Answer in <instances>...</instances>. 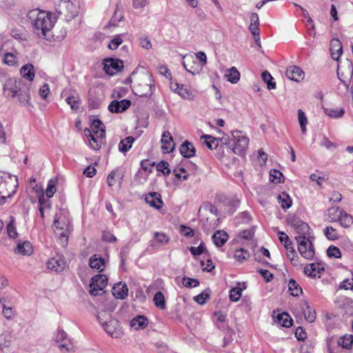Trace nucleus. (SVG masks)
<instances>
[{"mask_svg": "<svg viewBox=\"0 0 353 353\" xmlns=\"http://www.w3.org/2000/svg\"><path fill=\"white\" fill-rule=\"evenodd\" d=\"M28 18L34 32L41 38L47 39L48 33L52 30L56 19L52 14L39 9H33L28 12Z\"/></svg>", "mask_w": 353, "mask_h": 353, "instance_id": "f257e3e1", "label": "nucleus"}, {"mask_svg": "<svg viewBox=\"0 0 353 353\" xmlns=\"http://www.w3.org/2000/svg\"><path fill=\"white\" fill-rule=\"evenodd\" d=\"M18 179L9 173L0 172V205L4 204L7 199L11 198L17 192Z\"/></svg>", "mask_w": 353, "mask_h": 353, "instance_id": "f03ea898", "label": "nucleus"}, {"mask_svg": "<svg viewBox=\"0 0 353 353\" xmlns=\"http://www.w3.org/2000/svg\"><path fill=\"white\" fill-rule=\"evenodd\" d=\"M97 319L104 330L112 337L118 338L120 336L119 322L112 319L110 313L105 311L100 312L97 314Z\"/></svg>", "mask_w": 353, "mask_h": 353, "instance_id": "7ed1b4c3", "label": "nucleus"}, {"mask_svg": "<svg viewBox=\"0 0 353 353\" xmlns=\"http://www.w3.org/2000/svg\"><path fill=\"white\" fill-rule=\"evenodd\" d=\"M225 140V143L228 144L234 153L236 154H241L248 148L249 143V139L245 135L242 134L241 131L234 130L232 132V139L227 141Z\"/></svg>", "mask_w": 353, "mask_h": 353, "instance_id": "20e7f679", "label": "nucleus"}, {"mask_svg": "<svg viewBox=\"0 0 353 353\" xmlns=\"http://www.w3.org/2000/svg\"><path fill=\"white\" fill-rule=\"evenodd\" d=\"M59 12L67 21H70L79 15L80 4L77 0H61Z\"/></svg>", "mask_w": 353, "mask_h": 353, "instance_id": "39448f33", "label": "nucleus"}, {"mask_svg": "<svg viewBox=\"0 0 353 353\" xmlns=\"http://www.w3.org/2000/svg\"><path fill=\"white\" fill-rule=\"evenodd\" d=\"M139 83H137L134 85L135 94L139 97H146L151 95L152 93L153 80L149 74H145L140 78Z\"/></svg>", "mask_w": 353, "mask_h": 353, "instance_id": "423d86ee", "label": "nucleus"}, {"mask_svg": "<svg viewBox=\"0 0 353 353\" xmlns=\"http://www.w3.org/2000/svg\"><path fill=\"white\" fill-rule=\"evenodd\" d=\"M295 239L300 254L307 260L312 259L314 256V248L310 239L307 236H296Z\"/></svg>", "mask_w": 353, "mask_h": 353, "instance_id": "0eeeda50", "label": "nucleus"}, {"mask_svg": "<svg viewBox=\"0 0 353 353\" xmlns=\"http://www.w3.org/2000/svg\"><path fill=\"white\" fill-rule=\"evenodd\" d=\"M90 147L95 150L101 148L105 140V130H85Z\"/></svg>", "mask_w": 353, "mask_h": 353, "instance_id": "6e6552de", "label": "nucleus"}, {"mask_svg": "<svg viewBox=\"0 0 353 353\" xmlns=\"http://www.w3.org/2000/svg\"><path fill=\"white\" fill-rule=\"evenodd\" d=\"M23 85L24 83L22 80L10 78L4 83L3 93L7 97L14 98L17 95Z\"/></svg>", "mask_w": 353, "mask_h": 353, "instance_id": "1a4fd4ad", "label": "nucleus"}, {"mask_svg": "<svg viewBox=\"0 0 353 353\" xmlns=\"http://www.w3.org/2000/svg\"><path fill=\"white\" fill-rule=\"evenodd\" d=\"M108 284V278L105 274H97L91 279L90 284V293L92 296H97L102 291Z\"/></svg>", "mask_w": 353, "mask_h": 353, "instance_id": "9d476101", "label": "nucleus"}, {"mask_svg": "<svg viewBox=\"0 0 353 353\" xmlns=\"http://www.w3.org/2000/svg\"><path fill=\"white\" fill-rule=\"evenodd\" d=\"M170 86L173 92L177 93L184 99L193 100L195 98L196 95L194 91L185 85L171 81Z\"/></svg>", "mask_w": 353, "mask_h": 353, "instance_id": "9b49d317", "label": "nucleus"}, {"mask_svg": "<svg viewBox=\"0 0 353 353\" xmlns=\"http://www.w3.org/2000/svg\"><path fill=\"white\" fill-rule=\"evenodd\" d=\"M123 68V63L121 60L108 59L104 61L103 69L109 75H114L120 72Z\"/></svg>", "mask_w": 353, "mask_h": 353, "instance_id": "f8f14e48", "label": "nucleus"}, {"mask_svg": "<svg viewBox=\"0 0 353 353\" xmlns=\"http://www.w3.org/2000/svg\"><path fill=\"white\" fill-rule=\"evenodd\" d=\"M53 226L55 228V232L57 235H60L61 238H65V241H67L68 232L70 226V221L67 220L66 222H61V217L57 214L55 216Z\"/></svg>", "mask_w": 353, "mask_h": 353, "instance_id": "ddd939ff", "label": "nucleus"}, {"mask_svg": "<svg viewBox=\"0 0 353 353\" xmlns=\"http://www.w3.org/2000/svg\"><path fill=\"white\" fill-rule=\"evenodd\" d=\"M57 346L60 350L65 349L67 352L73 350L72 343L67 339V334L63 330H58L56 336Z\"/></svg>", "mask_w": 353, "mask_h": 353, "instance_id": "4468645a", "label": "nucleus"}, {"mask_svg": "<svg viewBox=\"0 0 353 353\" xmlns=\"http://www.w3.org/2000/svg\"><path fill=\"white\" fill-rule=\"evenodd\" d=\"M292 225L299 234L296 236H307L310 239L312 231L307 223L301 220H296L292 223Z\"/></svg>", "mask_w": 353, "mask_h": 353, "instance_id": "2eb2a0df", "label": "nucleus"}, {"mask_svg": "<svg viewBox=\"0 0 353 353\" xmlns=\"http://www.w3.org/2000/svg\"><path fill=\"white\" fill-rule=\"evenodd\" d=\"M130 101L128 99L114 100L108 105V110L111 112L120 113L126 110L130 106Z\"/></svg>", "mask_w": 353, "mask_h": 353, "instance_id": "dca6fc26", "label": "nucleus"}, {"mask_svg": "<svg viewBox=\"0 0 353 353\" xmlns=\"http://www.w3.org/2000/svg\"><path fill=\"white\" fill-rule=\"evenodd\" d=\"M46 265L49 270L56 272H60L65 268V263L61 256H57L49 259Z\"/></svg>", "mask_w": 353, "mask_h": 353, "instance_id": "f3484780", "label": "nucleus"}, {"mask_svg": "<svg viewBox=\"0 0 353 353\" xmlns=\"http://www.w3.org/2000/svg\"><path fill=\"white\" fill-rule=\"evenodd\" d=\"M145 201L151 207L157 210L161 209L163 203L161 194L155 192L148 193L145 196Z\"/></svg>", "mask_w": 353, "mask_h": 353, "instance_id": "a211bd4d", "label": "nucleus"}, {"mask_svg": "<svg viewBox=\"0 0 353 353\" xmlns=\"http://www.w3.org/2000/svg\"><path fill=\"white\" fill-rule=\"evenodd\" d=\"M161 148L164 153H170L174 148V143L169 132H164L161 137Z\"/></svg>", "mask_w": 353, "mask_h": 353, "instance_id": "6ab92c4d", "label": "nucleus"}, {"mask_svg": "<svg viewBox=\"0 0 353 353\" xmlns=\"http://www.w3.org/2000/svg\"><path fill=\"white\" fill-rule=\"evenodd\" d=\"M331 57L335 61H339L343 54V46L338 39H332L330 41Z\"/></svg>", "mask_w": 353, "mask_h": 353, "instance_id": "aec40b11", "label": "nucleus"}, {"mask_svg": "<svg viewBox=\"0 0 353 353\" xmlns=\"http://www.w3.org/2000/svg\"><path fill=\"white\" fill-rule=\"evenodd\" d=\"M286 77L292 81H299L304 77L303 70L297 66L292 65L287 68L285 72Z\"/></svg>", "mask_w": 353, "mask_h": 353, "instance_id": "412c9836", "label": "nucleus"}, {"mask_svg": "<svg viewBox=\"0 0 353 353\" xmlns=\"http://www.w3.org/2000/svg\"><path fill=\"white\" fill-rule=\"evenodd\" d=\"M128 294V288L125 283H118L112 288V294L118 299H124Z\"/></svg>", "mask_w": 353, "mask_h": 353, "instance_id": "4be33fe9", "label": "nucleus"}, {"mask_svg": "<svg viewBox=\"0 0 353 353\" xmlns=\"http://www.w3.org/2000/svg\"><path fill=\"white\" fill-rule=\"evenodd\" d=\"M180 153L185 158H190L195 155L196 149L193 144L188 141H184L180 146Z\"/></svg>", "mask_w": 353, "mask_h": 353, "instance_id": "5701e85b", "label": "nucleus"}, {"mask_svg": "<svg viewBox=\"0 0 353 353\" xmlns=\"http://www.w3.org/2000/svg\"><path fill=\"white\" fill-rule=\"evenodd\" d=\"M301 310L307 321L313 323L316 320V312L309 305L307 302L305 301L302 303Z\"/></svg>", "mask_w": 353, "mask_h": 353, "instance_id": "b1692460", "label": "nucleus"}, {"mask_svg": "<svg viewBox=\"0 0 353 353\" xmlns=\"http://www.w3.org/2000/svg\"><path fill=\"white\" fill-rule=\"evenodd\" d=\"M246 288L245 283H237L236 285L230 291V299L232 301H238L242 296L243 290Z\"/></svg>", "mask_w": 353, "mask_h": 353, "instance_id": "393cba45", "label": "nucleus"}, {"mask_svg": "<svg viewBox=\"0 0 353 353\" xmlns=\"http://www.w3.org/2000/svg\"><path fill=\"white\" fill-rule=\"evenodd\" d=\"M170 237L164 232H156L154 233V241H150V246L154 248L158 245H165L170 241Z\"/></svg>", "mask_w": 353, "mask_h": 353, "instance_id": "a878e982", "label": "nucleus"}, {"mask_svg": "<svg viewBox=\"0 0 353 353\" xmlns=\"http://www.w3.org/2000/svg\"><path fill=\"white\" fill-rule=\"evenodd\" d=\"M89 265L92 269L102 272L105 268V260L101 256L94 254L89 260Z\"/></svg>", "mask_w": 353, "mask_h": 353, "instance_id": "bb28decb", "label": "nucleus"}, {"mask_svg": "<svg viewBox=\"0 0 353 353\" xmlns=\"http://www.w3.org/2000/svg\"><path fill=\"white\" fill-rule=\"evenodd\" d=\"M212 239L216 246L221 247L228 241V234L223 230H218L212 235Z\"/></svg>", "mask_w": 353, "mask_h": 353, "instance_id": "cd10ccee", "label": "nucleus"}, {"mask_svg": "<svg viewBox=\"0 0 353 353\" xmlns=\"http://www.w3.org/2000/svg\"><path fill=\"white\" fill-rule=\"evenodd\" d=\"M32 247L29 241L19 243L14 250V252L23 255H30L32 253Z\"/></svg>", "mask_w": 353, "mask_h": 353, "instance_id": "c85d7f7f", "label": "nucleus"}, {"mask_svg": "<svg viewBox=\"0 0 353 353\" xmlns=\"http://www.w3.org/2000/svg\"><path fill=\"white\" fill-rule=\"evenodd\" d=\"M20 73L23 78L32 81L35 76L34 65L31 63L23 65L20 70Z\"/></svg>", "mask_w": 353, "mask_h": 353, "instance_id": "c756f323", "label": "nucleus"}, {"mask_svg": "<svg viewBox=\"0 0 353 353\" xmlns=\"http://www.w3.org/2000/svg\"><path fill=\"white\" fill-rule=\"evenodd\" d=\"M321 270H323V268L320 263H311L304 268L305 274L310 277H315Z\"/></svg>", "mask_w": 353, "mask_h": 353, "instance_id": "7c9ffc66", "label": "nucleus"}, {"mask_svg": "<svg viewBox=\"0 0 353 353\" xmlns=\"http://www.w3.org/2000/svg\"><path fill=\"white\" fill-rule=\"evenodd\" d=\"M13 336L9 332H3L0 334V349L4 350L9 347L13 341Z\"/></svg>", "mask_w": 353, "mask_h": 353, "instance_id": "2f4dec72", "label": "nucleus"}, {"mask_svg": "<svg viewBox=\"0 0 353 353\" xmlns=\"http://www.w3.org/2000/svg\"><path fill=\"white\" fill-rule=\"evenodd\" d=\"M225 77L230 83H236L240 79V72L235 67H232L226 71Z\"/></svg>", "mask_w": 353, "mask_h": 353, "instance_id": "473e14b6", "label": "nucleus"}, {"mask_svg": "<svg viewBox=\"0 0 353 353\" xmlns=\"http://www.w3.org/2000/svg\"><path fill=\"white\" fill-rule=\"evenodd\" d=\"M18 99L21 105L24 106L29 105L30 100V90L28 88L24 90L22 88L21 90L19 91Z\"/></svg>", "mask_w": 353, "mask_h": 353, "instance_id": "72a5a7b5", "label": "nucleus"}, {"mask_svg": "<svg viewBox=\"0 0 353 353\" xmlns=\"http://www.w3.org/2000/svg\"><path fill=\"white\" fill-rule=\"evenodd\" d=\"M148 325V319L144 316H138L134 318L130 323L131 327L135 330L143 329Z\"/></svg>", "mask_w": 353, "mask_h": 353, "instance_id": "f704fd0d", "label": "nucleus"}, {"mask_svg": "<svg viewBox=\"0 0 353 353\" xmlns=\"http://www.w3.org/2000/svg\"><path fill=\"white\" fill-rule=\"evenodd\" d=\"M343 211L339 207H331L327 210V219L329 222L336 221L341 216V212Z\"/></svg>", "mask_w": 353, "mask_h": 353, "instance_id": "c9c22d12", "label": "nucleus"}, {"mask_svg": "<svg viewBox=\"0 0 353 353\" xmlns=\"http://www.w3.org/2000/svg\"><path fill=\"white\" fill-rule=\"evenodd\" d=\"M343 228H349L353 223V217L344 210L341 212L340 218L338 220Z\"/></svg>", "mask_w": 353, "mask_h": 353, "instance_id": "e433bc0d", "label": "nucleus"}, {"mask_svg": "<svg viewBox=\"0 0 353 353\" xmlns=\"http://www.w3.org/2000/svg\"><path fill=\"white\" fill-rule=\"evenodd\" d=\"M134 139L132 137H128L121 140L119 143V150L120 152L125 153L128 152L132 147Z\"/></svg>", "mask_w": 353, "mask_h": 353, "instance_id": "4c0bfd02", "label": "nucleus"}, {"mask_svg": "<svg viewBox=\"0 0 353 353\" xmlns=\"http://www.w3.org/2000/svg\"><path fill=\"white\" fill-rule=\"evenodd\" d=\"M277 199L283 209H288L291 207L292 200L288 194L282 192Z\"/></svg>", "mask_w": 353, "mask_h": 353, "instance_id": "58836bf2", "label": "nucleus"}, {"mask_svg": "<svg viewBox=\"0 0 353 353\" xmlns=\"http://www.w3.org/2000/svg\"><path fill=\"white\" fill-rule=\"evenodd\" d=\"M288 290L290 294L294 296H298L302 293V288L294 279H290L288 283Z\"/></svg>", "mask_w": 353, "mask_h": 353, "instance_id": "ea45409f", "label": "nucleus"}, {"mask_svg": "<svg viewBox=\"0 0 353 353\" xmlns=\"http://www.w3.org/2000/svg\"><path fill=\"white\" fill-rule=\"evenodd\" d=\"M2 62L9 66H14L17 63V57L12 52H6L3 54Z\"/></svg>", "mask_w": 353, "mask_h": 353, "instance_id": "a19ab883", "label": "nucleus"}, {"mask_svg": "<svg viewBox=\"0 0 353 353\" xmlns=\"http://www.w3.org/2000/svg\"><path fill=\"white\" fill-rule=\"evenodd\" d=\"M338 344L343 348H350L353 344V336L352 334L344 335L339 339Z\"/></svg>", "mask_w": 353, "mask_h": 353, "instance_id": "79ce46f5", "label": "nucleus"}, {"mask_svg": "<svg viewBox=\"0 0 353 353\" xmlns=\"http://www.w3.org/2000/svg\"><path fill=\"white\" fill-rule=\"evenodd\" d=\"M324 234L327 239L331 241H335L339 238L337 230L332 226H327L324 230Z\"/></svg>", "mask_w": 353, "mask_h": 353, "instance_id": "37998d69", "label": "nucleus"}, {"mask_svg": "<svg viewBox=\"0 0 353 353\" xmlns=\"http://www.w3.org/2000/svg\"><path fill=\"white\" fill-rule=\"evenodd\" d=\"M261 77L263 81L267 83L268 90H273L276 88V83L273 81V77L268 71L262 72Z\"/></svg>", "mask_w": 353, "mask_h": 353, "instance_id": "c03bdc74", "label": "nucleus"}, {"mask_svg": "<svg viewBox=\"0 0 353 353\" xmlns=\"http://www.w3.org/2000/svg\"><path fill=\"white\" fill-rule=\"evenodd\" d=\"M278 322L283 327H290L292 325V320L290 315L285 312L279 314Z\"/></svg>", "mask_w": 353, "mask_h": 353, "instance_id": "a18cd8bd", "label": "nucleus"}, {"mask_svg": "<svg viewBox=\"0 0 353 353\" xmlns=\"http://www.w3.org/2000/svg\"><path fill=\"white\" fill-rule=\"evenodd\" d=\"M201 139H205L204 143L209 149L213 150L217 148L219 141L216 139L212 137L211 135H203L201 137Z\"/></svg>", "mask_w": 353, "mask_h": 353, "instance_id": "49530a36", "label": "nucleus"}, {"mask_svg": "<svg viewBox=\"0 0 353 353\" xmlns=\"http://www.w3.org/2000/svg\"><path fill=\"white\" fill-rule=\"evenodd\" d=\"M65 101L70 106L72 110H77L79 109L80 103L79 96H68L66 97Z\"/></svg>", "mask_w": 353, "mask_h": 353, "instance_id": "de8ad7c7", "label": "nucleus"}, {"mask_svg": "<svg viewBox=\"0 0 353 353\" xmlns=\"http://www.w3.org/2000/svg\"><path fill=\"white\" fill-rule=\"evenodd\" d=\"M153 301L157 307L160 309L165 307V301L162 292H157L154 296Z\"/></svg>", "mask_w": 353, "mask_h": 353, "instance_id": "09e8293b", "label": "nucleus"}, {"mask_svg": "<svg viewBox=\"0 0 353 353\" xmlns=\"http://www.w3.org/2000/svg\"><path fill=\"white\" fill-rule=\"evenodd\" d=\"M14 218H11L8 224L7 225V233L10 238L16 239L18 236L16 226L14 223Z\"/></svg>", "mask_w": 353, "mask_h": 353, "instance_id": "8fccbe9b", "label": "nucleus"}, {"mask_svg": "<svg viewBox=\"0 0 353 353\" xmlns=\"http://www.w3.org/2000/svg\"><path fill=\"white\" fill-rule=\"evenodd\" d=\"M298 119H299V123L301 126V132L303 133H305L306 130H307L306 125L307 124V119L304 112L301 109H299L298 110Z\"/></svg>", "mask_w": 353, "mask_h": 353, "instance_id": "3c124183", "label": "nucleus"}, {"mask_svg": "<svg viewBox=\"0 0 353 353\" xmlns=\"http://www.w3.org/2000/svg\"><path fill=\"white\" fill-rule=\"evenodd\" d=\"M123 19V15L121 11H119L117 9L114 11L113 16L110 19L108 26H117L119 22L121 21Z\"/></svg>", "mask_w": 353, "mask_h": 353, "instance_id": "603ef678", "label": "nucleus"}, {"mask_svg": "<svg viewBox=\"0 0 353 353\" xmlns=\"http://www.w3.org/2000/svg\"><path fill=\"white\" fill-rule=\"evenodd\" d=\"M234 256L237 261L242 263L248 259L249 253L247 250L241 248L235 251Z\"/></svg>", "mask_w": 353, "mask_h": 353, "instance_id": "864d4df0", "label": "nucleus"}, {"mask_svg": "<svg viewBox=\"0 0 353 353\" xmlns=\"http://www.w3.org/2000/svg\"><path fill=\"white\" fill-rule=\"evenodd\" d=\"M122 177V174L118 170H113L108 175L107 179V183L109 186H113L117 180L121 179Z\"/></svg>", "mask_w": 353, "mask_h": 353, "instance_id": "5fc2aeb1", "label": "nucleus"}, {"mask_svg": "<svg viewBox=\"0 0 353 353\" xmlns=\"http://www.w3.org/2000/svg\"><path fill=\"white\" fill-rule=\"evenodd\" d=\"M210 290H205L201 294L194 297V299L196 302H197L199 305H203L206 300L210 297Z\"/></svg>", "mask_w": 353, "mask_h": 353, "instance_id": "6e6d98bb", "label": "nucleus"}, {"mask_svg": "<svg viewBox=\"0 0 353 353\" xmlns=\"http://www.w3.org/2000/svg\"><path fill=\"white\" fill-rule=\"evenodd\" d=\"M327 254L329 257L334 259H340L341 252L338 247L330 245L327 250Z\"/></svg>", "mask_w": 353, "mask_h": 353, "instance_id": "4d7b16f0", "label": "nucleus"}, {"mask_svg": "<svg viewBox=\"0 0 353 353\" xmlns=\"http://www.w3.org/2000/svg\"><path fill=\"white\" fill-rule=\"evenodd\" d=\"M344 110L341 108H330L325 110V113L327 116L332 118H339L341 117L344 114Z\"/></svg>", "mask_w": 353, "mask_h": 353, "instance_id": "13d9d810", "label": "nucleus"}, {"mask_svg": "<svg viewBox=\"0 0 353 353\" xmlns=\"http://www.w3.org/2000/svg\"><path fill=\"white\" fill-rule=\"evenodd\" d=\"M158 171L161 172L164 175H169L171 172L169 168V163L167 161H161L157 165Z\"/></svg>", "mask_w": 353, "mask_h": 353, "instance_id": "bf43d9fd", "label": "nucleus"}, {"mask_svg": "<svg viewBox=\"0 0 353 353\" xmlns=\"http://www.w3.org/2000/svg\"><path fill=\"white\" fill-rule=\"evenodd\" d=\"M182 283L186 288H196L199 285V281L196 279L184 277Z\"/></svg>", "mask_w": 353, "mask_h": 353, "instance_id": "052dcab7", "label": "nucleus"}, {"mask_svg": "<svg viewBox=\"0 0 353 353\" xmlns=\"http://www.w3.org/2000/svg\"><path fill=\"white\" fill-rule=\"evenodd\" d=\"M56 190V181H54L53 179L50 180L48 181V186L46 190V196L48 198L52 197Z\"/></svg>", "mask_w": 353, "mask_h": 353, "instance_id": "680f3d73", "label": "nucleus"}, {"mask_svg": "<svg viewBox=\"0 0 353 353\" xmlns=\"http://www.w3.org/2000/svg\"><path fill=\"white\" fill-rule=\"evenodd\" d=\"M205 250V247L203 242H201L198 247L192 246L189 248L190 252L194 256L202 254Z\"/></svg>", "mask_w": 353, "mask_h": 353, "instance_id": "e2e57ef3", "label": "nucleus"}, {"mask_svg": "<svg viewBox=\"0 0 353 353\" xmlns=\"http://www.w3.org/2000/svg\"><path fill=\"white\" fill-rule=\"evenodd\" d=\"M282 176V173L279 170H272L270 172V180L274 183H280Z\"/></svg>", "mask_w": 353, "mask_h": 353, "instance_id": "0e129e2a", "label": "nucleus"}, {"mask_svg": "<svg viewBox=\"0 0 353 353\" xmlns=\"http://www.w3.org/2000/svg\"><path fill=\"white\" fill-rule=\"evenodd\" d=\"M122 42L123 40L121 37L119 35H117L111 40L108 45V48L111 50H115L122 43Z\"/></svg>", "mask_w": 353, "mask_h": 353, "instance_id": "69168bd1", "label": "nucleus"}, {"mask_svg": "<svg viewBox=\"0 0 353 353\" xmlns=\"http://www.w3.org/2000/svg\"><path fill=\"white\" fill-rule=\"evenodd\" d=\"M201 266L203 271L211 272L214 268V265L211 259H208L206 261H201Z\"/></svg>", "mask_w": 353, "mask_h": 353, "instance_id": "338daca9", "label": "nucleus"}, {"mask_svg": "<svg viewBox=\"0 0 353 353\" xmlns=\"http://www.w3.org/2000/svg\"><path fill=\"white\" fill-rule=\"evenodd\" d=\"M287 256L290 261L291 263L294 265H297L299 263V257L295 250H290V252H287Z\"/></svg>", "mask_w": 353, "mask_h": 353, "instance_id": "774afa93", "label": "nucleus"}]
</instances>
